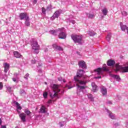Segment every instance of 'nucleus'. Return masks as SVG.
I'll list each match as a JSON object with an SVG mask.
<instances>
[{
	"mask_svg": "<svg viewBox=\"0 0 128 128\" xmlns=\"http://www.w3.org/2000/svg\"><path fill=\"white\" fill-rule=\"evenodd\" d=\"M84 71L82 70H80L76 72V76L74 77V80L78 88L77 94L80 96V92L82 91V90H86L88 88V86H86L88 84V80H86L88 78L86 75H84Z\"/></svg>",
	"mask_w": 128,
	"mask_h": 128,
	"instance_id": "obj_1",
	"label": "nucleus"
},
{
	"mask_svg": "<svg viewBox=\"0 0 128 128\" xmlns=\"http://www.w3.org/2000/svg\"><path fill=\"white\" fill-rule=\"evenodd\" d=\"M50 33L53 36H57L58 34L59 38L64 40L66 38V34L64 32V28H58L57 30H52Z\"/></svg>",
	"mask_w": 128,
	"mask_h": 128,
	"instance_id": "obj_2",
	"label": "nucleus"
},
{
	"mask_svg": "<svg viewBox=\"0 0 128 128\" xmlns=\"http://www.w3.org/2000/svg\"><path fill=\"white\" fill-rule=\"evenodd\" d=\"M104 72H110V68H108V67L106 66V64L103 65L102 68H98L95 70L96 74L100 76H96L95 78H102V76L104 74Z\"/></svg>",
	"mask_w": 128,
	"mask_h": 128,
	"instance_id": "obj_3",
	"label": "nucleus"
},
{
	"mask_svg": "<svg viewBox=\"0 0 128 128\" xmlns=\"http://www.w3.org/2000/svg\"><path fill=\"white\" fill-rule=\"evenodd\" d=\"M51 88L53 90V92L50 94V97L51 98H54L58 96V94L60 92V87L58 85L52 84Z\"/></svg>",
	"mask_w": 128,
	"mask_h": 128,
	"instance_id": "obj_4",
	"label": "nucleus"
},
{
	"mask_svg": "<svg viewBox=\"0 0 128 128\" xmlns=\"http://www.w3.org/2000/svg\"><path fill=\"white\" fill-rule=\"evenodd\" d=\"M72 38L74 42H78L79 44H82V35H74L72 36Z\"/></svg>",
	"mask_w": 128,
	"mask_h": 128,
	"instance_id": "obj_5",
	"label": "nucleus"
},
{
	"mask_svg": "<svg viewBox=\"0 0 128 128\" xmlns=\"http://www.w3.org/2000/svg\"><path fill=\"white\" fill-rule=\"evenodd\" d=\"M116 70H122V72H128V62H127L124 66L116 65Z\"/></svg>",
	"mask_w": 128,
	"mask_h": 128,
	"instance_id": "obj_6",
	"label": "nucleus"
},
{
	"mask_svg": "<svg viewBox=\"0 0 128 128\" xmlns=\"http://www.w3.org/2000/svg\"><path fill=\"white\" fill-rule=\"evenodd\" d=\"M32 48L34 50L36 54H38V50H40V46L38 44V42L36 40L33 41V43L32 44Z\"/></svg>",
	"mask_w": 128,
	"mask_h": 128,
	"instance_id": "obj_7",
	"label": "nucleus"
},
{
	"mask_svg": "<svg viewBox=\"0 0 128 128\" xmlns=\"http://www.w3.org/2000/svg\"><path fill=\"white\" fill-rule=\"evenodd\" d=\"M62 10H56L54 13V14L51 17V20H54V18H58L60 16V14H62Z\"/></svg>",
	"mask_w": 128,
	"mask_h": 128,
	"instance_id": "obj_8",
	"label": "nucleus"
},
{
	"mask_svg": "<svg viewBox=\"0 0 128 128\" xmlns=\"http://www.w3.org/2000/svg\"><path fill=\"white\" fill-rule=\"evenodd\" d=\"M19 18L21 20H28L30 16L26 12H23L20 14Z\"/></svg>",
	"mask_w": 128,
	"mask_h": 128,
	"instance_id": "obj_9",
	"label": "nucleus"
},
{
	"mask_svg": "<svg viewBox=\"0 0 128 128\" xmlns=\"http://www.w3.org/2000/svg\"><path fill=\"white\" fill-rule=\"evenodd\" d=\"M100 92L103 96H106V95L108 94V89H106V87L104 86L101 87Z\"/></svg>",
	"mask_w": 128,
	"mask_h": 128,
	"instance_id": "obj_10",
	"label": "nucleus"
},
{
	"mask_svg": "<svg viewBox=\"0 0 128 128\" xmlns=\"http://www.w3.org/2000/svg\"><path fill=\"white\" fill-rule=\"evenodd\" d=\"M79 67L81 68H86V62L84 61H80L78 62Z\"/></svg>",
	"mask_w": 128,
	"mask_h": 128,
	"instance_id": "obj_11",
	"label": "nucleus"
},
{
	"mask_svg": "<svg viewBox=\"0 0 128 128\" xmlns=\"http://www.w3.org/2000/svg\"><path fill=\"white\" fill-rule=\"evenodd\" d=\"M19 116H20L21 120H22L23 122H25L26 114L22 112L19 114Z\"/></svg>",
	"mask_w": 128,
	"mask_h": 128,
	"instance_id": "obj_12",
	"label": "nucleus"
},
{
	"mask_svg": "<svg viewBox=\"0 0 128 128\" xmlns=\"http://www.w3.org/2000/svg\"><path fill=\"white\" fill-rule=\"evenodd\" d=\"M109 76H112V78H113L115 80H118V82H120V76L118 75H114L110 72Z\"/></svg>",
	"mask_w": 128,
	"mask_h": 128,
	"instance_id": "obj_13",
	"label": "nucleus"
},
{
	"mask_svg": "<svg viewBox=\"0 0 128 128\" xmlns=\"http://www.w3.org/2000/svg\"><path fill=\"white\" fill-rule=\"evenodd\" d=\"M120 26L123 32H124L126 30L128 32V27L126 26V25H124L122 24V22H120Z\"/></svg>",
	"mask_w": 128,
	"mask_h": 128,
	"instance_id": "obj_14",
	"label": "nucleus"
},
{
	"mask_svg": "<svg viewBox=\"0 0 128 128\" xmlns=\"http://www.w3.org/2000/svg\"><path fill=\"white\" fill-rule=\"evenodd\" d=\"M14 56L16 58H22V56L18 52L15 51L14 52Z\"/></svg>",
	"mask_w": 128,
	"mask_h": 128,
	"instance_id": "obj_15",
	"label": "nucleus"
},
{
	"mask_svg": "<svg viewBox=\"0 0 128 128\" xmlns=\"http://www.w3.org/2000/svg\"><path fill=\"white\" fill-rule=\"evenodd\" d=\"M116 62L114 60H110L107 62V64L108 66H112L114 65Z\"/></svg>",
	"mask_w": 128,
	"mask_h": 128,
	"instance_id": "obj_16",
	"label": "nucleus"
},
{
	"mask_svg": "<svg viewBox=\"0 0 128 128\" xmlns=\"http://www.w3.org/2000/svg\"><path fill=\"white\" fill-rule=\"evenodd\" d=\"M107 112L108 114V116L110 118H112V120H116V116L114 114L112 113L110 111L107 110Z\"/></svg>",
	"mask_w": 128,
	"mask_h": 128,
	"instance_id": "obj_17",
	"label": "nucleus"
},
{
	"mask_svg": "<svg viewBox=\"0 0 128 128\" xmlns=\"http://www.w3.org/2000/svg\"><path fill=\"white\" fill-rule=\"evenodd\" d=\"M52 47L53 48H54V50H64L62 48L56 45V44H54L52 45Z\"/></svg>",
	"mask_w": 128,
	"mask_h": 128,
	"instance_id": "obj_18",
	"label": "nucleus"
},
{
	"mask_svg": "<svg viewBox=\"0 0 128 128\" xmlns=\"http://www.w3.org/2000/svg\"><path fill=\"white\" fill-rule=\"evenodd\" d=\"M4 72L6 74V72H8V70H10V64L8 63H4Z\"/></svg>",
	"mask_w": 128,
	"mask_h": 128,
	"instance_id": "obj_19",
	"label": "nucleus"
},
{
	"mask_svg": "<svg viewBox=\"0 0 128 128\" xmlns=\"http://www.w3.org/2000/svg\"><path fill=\"white\" fill-rule=\"evenodd\" d=\"M92 90L94 92H98V86H96V83L92 82Z\"/></svg>",
	"mask_w": 128,
	"mask_h": 128,
	"instance_id": "obj_20",
	"label": "nucleus"
},
{
	"mask_svg": "<svg viewBox=\"0 0 128 128\" xmlns=\"http://www.w3.org/2000/svg\"><path fill=\"white\" fill-rule=\"evenodd\" d=\"M40 112H42V114H44L46 112V108L44 106H42L40 108Z\"/></svg>",
	"mask_w": 128,
	"mask_h": 128,
	"instance_id": "obj_21",
	"label": "nucleus"
},
{
	"mask_svg": "<svg viewBox=\"0 0 128 128\" xmlns=\"http://www.w3.org/2000/svg\"><path fill=\"white\" fill-rule=\"evenodd\" d=\"M14 104H16V107L17 108V110H22V106H20V104H18L16 101H14Z\"/></svg>",
	"mask_w": 128,
	"mask_h": 128,
	"instance_id": "obj_22",
	"label": "nucleus"
},
{
	"mask_svg": "<svg viewBox=\"0 0 128 128\" xmlns=\"http://www.w3.org/2000/svg\"><path fill=\"white\" fill-rule=\"evenodd\" d=\"M111 38H112V34L109 33L107 35V36L106 37V40H108V42H110Z\"/></svg>",
	"mask_w": 128,
	"mask_h": 128,
	"instance_id": "obj_23",
	"label": "nucleus"
},
{
	"mask_svg": "<svg viewBox=\"0 0 128 128\" xmlns=\"http://www.w3.org/2000/svg\"><path fill=\"white\" fill-rule=\"evenodd\" d=\"M102 14L104 16H106V14H108V9H106V8H104L103 10H102Z\"/></svg>",
	"mask_w": 128,
	"mask_h": 128,
	"instance_id": "obj_24",
	"label": "nucleus"
},
{
	"mask_svg": "<svg viewBox=\"0 0 128 128\" xmlns=\"http://www.w3.org/2000/svg\"><path fill=\"white\" fill-rule=\"evenodd\" d=\"M88 98H89V100H91V102H94V96H92V94H88Z\"/></svg>",
	"mask_w": 128,
	"mask_h": 128,
	"instance_id": "obj_25",
	"label": "nucleus"
},
{
	"mask_svg": "<svg viewBox=\"0 0 128 128\" xmlns=\"http://www.w3.org/2000/svg\"><path fill=\"white\" fill-rule=\"evenodd\" d=\"M24 112L26 114V116H30V114H32V112H30L28 109H25L24 110Z\"/></svg>",
	"mask_w": 128,
	"mask_h": 128,
	"instance_id": "obj_26",
	"label": "nucleus"
},
{
	"mask_svg": "<svg viewBox=\"0 0 128 128\" xmlns=\"http://www.w3.org/2000/svg\"><path fill=\"white\" fill-rule=\"evenodd\" d=\"M25 20L26 21L24 22V24H25L26 26H28L30 24V18H28V19H26Z\"/></svg>",
	"mask_w": 128,
	"mask_h": 128,
	"instance_id": "obj_27",
	"label": "nucleus"
},
{
	"mask_svg": "<svg viewBox=\"0 0 128 128\" xmlns=\"http://www.w3.org/2000/svg\"><path fill=\"white\" fill-rule=\"evenodd\" d=\"M88 34L90 36H96V32H94L89 31L88 32Z\"/></svg>",
	"mask_w": 128,
	"mask_h": 128,
	"instance_id": "obj_28",
	"label": "nucleus"
},
{
	"mask_svg": "<svg viewBox=\"0 0 128 128\" xmlns=\"http://www.w3.org/2000/svg\"><path fill=\"white\" fill-rule=\"evenodd\" d=\"M87 16H88V18H94V14H87Z\"/></svg>",
	"mask_w": 128,
	"mask_h": 128,
	"instance_id": "obj_29",
	"label": "nucleus"
},
{
	"mask_svg": "<svg viewBox=\"0 0 128 128\" xmlns=\"http://www.w3.org/2000/svg\"><path fill=\"white\" fill-rule=\"evenodd\" d=\"M60 126L62 127L64 124H66V122L64 121H62L59 123Z\"/></svg>",
	"mask_w": 128,
	"mask_h": 128,
	"instance_id": "obj_30",
	"label": "nucleus"
},
{
	"mask_svg": "<svg viewBox=\"0 0 128 128\" xmlns=\"http://www.w3.org/2000/svg\"><path fill=\"white\" fill-rule=\"evenodd\" d=\"M6 89H7V90H8V92H12V87H10V86H8L6 87Z\"/></svg>",
	"mask_w": 128,
	"mask_h": 128,
	"instance_id": "obj_31",
	"label": "nucleus"
},
{
	"mask_svg": "<svg viewBox=\"0 0 128 128\" xmlns=\"http://www.w3.org/2000/svg\"><path fill=\"white\" fill-rule=\"evenodd\" d=\"M58 80H59V82H66V80H64V79H63L62 77L58 78Z\"/></svg>",
	"mask_w": 128,
	"mask_h": 128,
	"instance_id": "obj_32",
	"label": "nucleus"
},
{
	"mask_svg": "<svg viewBox=\"0 0 128 128\" xmlns=\"http://www.w3.org/2000/svg\"><path fill=\"white\" fill-rule=\"evenodd\" d=\"M122 16H128V12H126L125 11L122 12Z\"/></svg>",
	"mask_w": 128,
	"mask_h": 128,
	"instance_id": "obj_33",
	"label": "nucleus"
},
{
	"mask_svg": "<svg viewBox=\"0 0 128 128\" xmlns=\"http://www.w3.org/2000/svg\"><path fill=\"white\" fill-rule=\"evenodd\" d=\"M43 96L44 98H48V92H44L43 94Z\"/></svg>",
	"mask_w": 128,
	"mask_h": 128,
	"instance_id": "obj_34",
	"label": "nucleus"
},
{
	"mask_svg": "<svg viewBox=\"0 0 128 128\" xmlns=\"http://www.w3.org/2000/svg\"><path fill=\"white\" fill-rule=\"evenodd\" d=\"M28 76H30V74L28 73H27L24 76V78L26 80H28Z\"/></svg>",
	"mask_w": 128,
	"mask_h": 128,
	"instance_id": "obj_35",
	"label": "nucleus"
},
{
	"mask_svg": "<svg viewBox=\"0 0 128 128\" xmlns=\"http://www.w3.org/2000/svg\"><path fill=\"white\" fill-rule=\"evenodd\" d=\"M4 88V85L2 84V82H0V90H2Z\"/></svg>",
	"mask_w": 128,
	"mask_h": 128,
	"instance_id": "obj_36",
	"label": "nucleus"
},
{
	"mask_svg": "<svg viewBox=\"0 0 128 128\" xmlns=\"http://www.w3.org/2000/svg\"><path fill=\"white\" fill-rule=\"evenodd\" d=\"M42 12L44 14H46V9L44 8H42Z\"/></svg>",
	"mask_w": 128,
	"mask_h": 128,
	"instance_id": "obj_37",
	"label": "nucleus"
},
{
	"mask_svg": "<svg viewBox=\"0 0 128 128\" xmlns=\"http://www.w3.org/2000/svg\"><path fill=\"white\" fill-rule=\"evenodd\" d=\"M36 2H38V0H33V4H36Z\"/></svg>",
	"mask_w": 128,
	"mask_h": 128,
	"instance_id": "obj_38",
	"label": "nucleus"
},
{
	"mask_svg": "<svg viewBox=\"0 0 128 128\" xmlns=\"http://www.w3.org/2000/svg\"><path fill=\"white\" fill-rule=\"evenodd\" d=\"M36 60H32L31 62L32 64H36Z\"/></svg>",
	"mask_w": 128,
	"mask_h": 128,
	"instance_id": "obj_39",
	"label": "nucleus"
},
{
	"mask_svg": "<svg viewBox=\"0 0 128 128\" xmlns=\"http://www.w3.org/2000/svg\"><path fill=\"white\" fill-rule=\"evenodd\" d=\"M51 8H50V6H48L46 8V10H50Z\"/></svg>",
	"mask_w": 128,
	"mask_h": 128,
	"instance_id": "obj_40",
	"label": "nucleus"
},
{
	"mask_svg": "<svg viewBox=\"0 0 128 128\" xmlns=\"http://www.w3.org/2000/svg\"><path fill=\"white\" fill-rule=\"evenodd\" d=\"M20 94H26V92H24V90H22L20 91Z\"/></svg>",
	"mask_w": 128,
	"mask_h": 128,
	"instance_id": "obj_41",
	"label": "nucleus"
},
{
	"mask_svg": "<svg viewBox=\"0 0 128 128\" xmlns=\"http://www.w3.org/2000/svg\"><path fill=\"white\" fill-rule=\"evenodd\" d=\"M52 100H50L48 101V104H52Z\"/></svg>",
	"mask_w": 128,
	"mask_h": 128,
	"instance_id": "obj_42",
	"label": "nucleus"
},
{
	"mask_svg": "<svg viewBox=\"0 0 128 128\" xmlns=\"http://www.w3.org/2000/svg\"><path fill=\"white\" fill-rule=\"evenodd\" d=\"M70 22H72V24H76V21L74 20H72L70 21Z\"/></svg>",
	"mask_w": 128,
	"mask_h": 128,
	"instance_id": "obj_43",
	"label": "nucleus"
},
{
	"mask_svg": "<svg viewBox=\"0 0 128 128\" xmlns=\"http://www.w3.org/2000/svg\"><path fill=\"white\" fill-rule=\"evenodd\" d=\"M0 128H6V126H1Z\"/></svg>",
	"mask_w": 128,
	"mask_h": 128,
	"instance_id": "obj_44",
	"label": "nucleus"
},
{
	"mask_svg": "<svg viewBox=\"0 0 128 128\" xmlns=\"http://www.w3.org/2000/svg\"><path fill=\"white\" fill-rule=\"evenodd\" d=\"M126 128H128V122H126Z\"/></svg>",
	"mask_w": 128,
	"mask_h": 128,
	"instance_id": "obj_45",
	"label": "nucleus"
},
{
	"mask_svg": "<svg viewBox=\"0 0 128 128\" xmlns=\"http://www.w3.org/2000/svg\"><path fill=\"white\" fill-rule=\"evenodd\" d=\"M12 80H13V82H16V78H12Z\"/></svg>",
	"mask_w": 128,
	"mask_h": 128,
	"instance_id": "obj_46",
	"label": "nucleus"
},
{
	"mask_svg": "<svg viewBox=\"0 0 128 128\" xmlns=\"http://www.w3.org/2000/svg\"><path fill=\"white\" fill-rule=\"evenodd\" d=\"M17 112H18V114H20V110H18V109H17Z\"/></svg>",
	"mask_w": 128,
	"mask_h": 128,
	"instance_id": "obj_47",
	"label": "nucleus"
},
{
	"mask_svg": "<svg viewBox=\"0 0 128 128\" xmlns=\"http://www.w3.org/2000/svg\"><path fill=\"white\" fill-rule=\"evenodd\" d=\"M2 124V119L0 118V125Z\"/></svg>",
	"mask_w": 128,
	"mask_h": 128,
	"instance_id": "obj_48",
	"label": "nucleus"
},
{
	"mask_svg": "<svg viewBox=\"0 0 128 128\" xmlns=\"http://www.w3.org/2000/svg\"><path fill=\"white\" fill-rule=\"evenodd\" d=\"M44 52H48V48H46L45 49Z\"/></svg>",
	"mask_w": 128,
	"mask_h": 128,
	"instance_id": "obj_49",
	"label": "nucleus"
},
{
	"mask_svg": "<svg viewBox=\"0 0 128 128\" xmlns=\"http://www.w3.org/2000/svg\"><path fill=\"white\" fill-rule=\"evenodd\" d=\"M72 87H69L68 88V90H70V88H72Z\"/></svg>",
	"mask_w": 128,
	"mask_h": 128,
	"instance_id": "obj_50",
	"label": "nucleus"
},
{
	"mask_svg": "<svg viewBox=\"0 0 128 128\" xmlns=\"http://www.w3.org/2000/svg\"><path fill=\"white\" fill-rule=\"evenodd\" d=\"M0 24H2V22H1L0 20Z\"/></svg>",
	"mask_w": 128,
	"mask_h": 128,
	"instance_id": "obj_51",
	"label": "nucleus"
},
{
	"mask_svg": "<svg viewBox=\"0 0 128 128\" xmlns=\"http://www.w3.org/2000/svg\"><path fill=\"white\" fill-rule=\"evenodd\" d=\"M45 84H46V82H45Z\"/></svg>",
	"mask_w": 128,
	"mask_h": 128,
	"instance_id": "obj_52",
	"label": "nucleus"
},
{
	"mask_svg": "<svg viewBox=\"0 0 128 128\" xmlns=\"http://www.w3.org/2000/svg\"><path fill=\"white\" fill-rule=\"evenodd\" d=\"M18 128V127H16V128Z\"/></svg>",
	"mask_w": 128,
	"mask_h": 128,
	"instance_id": "obj_53",
	"label": "nucleus"
},
{
	"mask_svg": "<svg viewBox=\"0 0 128 128\" xmlns=\"http://www.w3.org/2000/svg\"><path fill=\"white\" fill-rule=\"evenodd\" d=\"M110 104H112V102H110Z\"/></svg>",
	"mask_w": 128,
	"mask_h": 128,
	"instance_id": "obj_54",
	"label": "nucleus"
}]
</instances>
